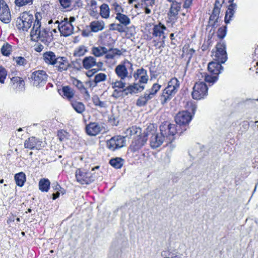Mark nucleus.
<instances>
[{
    "label": "nucleus",
    "instance_id": "nucleus-48",
    "mask_svg": "<svg viewBox=\"0 0 258 258\" xmlns=\"http://www.w3.org/2000/svg\"><path fill=\"white\" fill-rule=\"evenodd\" d=\"M11 51V46L8 44L4 45L1 48L2 53L5 55L8 56Z\"/></svg>",
    "mask_w": 258,
    "mask_h": 258
},
{
    "label": "nucleus",
    "instance_id": "nucleus-14",
    "mask_svg": "<svg viewBox=\"0 0 258 258\" xmlns=\"http://www.w3.org/2000/svg\"><path fill=\"white\" fill-rule=\"evenodd\" d=\"M125 140L124 137L120 136H115L107 141V147L111 151L120 148L125 146Z\"/></svg>",
    "mask_w": 258,
    "mask_h": 258
},
{
    "label": "nucleus",
    "instance_id": "nucleus-1",
    "mask_svg": "<svg viewBox=\"0 0 258 258\" xmlns=\"http://www.w3.org/2000/svg\"><path fill=\"white\" fill-rule=\"evenodd\" d=\"M40 17V13L35 14V20L31 31L30 36L32 40L40 41L48 45L51 40V36L49 35V31L47 29L41 27V24L39 19Z\"/></svg>",
    "mask_w": 258,
    "mask_h": 258
},
{
    "label": "nucleus",
    "instance_id": "nucleus-16",
    "mask_svg": "<svg viewBox=\"0 0 258 258\" xmlns=\"http://www.w3.org/2000/svg\"><path fill=\"white\" fill-rule=\"evenodd\" d=\"M192 115L187 111L178 112L175 117L176 123L179 125H185L191 121Z\"/></svg>",
    "mask_w": 258,
    "mask_h": 258
},
{
    "label": "nucleus",
    "instance_id": "nucleus-10",
    "mask_svg": "<svg viewBox=\"0 0 258 258\" xmlns=\"http://www.w3.org/2000/svg\"><path fill=\"white\" fill-rule=\"evenodd\" d=\"M172 3L170 9L171 16H176L181 8V5L183 3V7L185 9L189 8L192 4V0H167Z\"/></svg>",
    "mask_w": 258,
    "mask_h": 258
},
{
    "label": "nucleus",
    "instance_id": "nucleus-63",
    "mask_svg": "<svg viewBox=\"0 0 258 258\" xmlns=\"http://www.w3.org/2000/svg\"><path fill=\"white\" fill-rule=\"evenodd\" d=\"M81 92L84 94V98L86 100H89L90 99V95L89 92L86 88L83 90V92Z\"/></svg>",
    "mask_w": 258,
    "mask_h": 258
},
{
    "label": "nucleus",
    "instance_id": "nucleus-4",
    "mask_svg": "<svg viewBox=\"0 0 258 258\" xmlns=\"http://www.w3.org/2000/svg\"><path fill=\"white\" fill-rule=\"evenodd\" d=\"M98 166L92 168L91 171L84 169H78L76 171V178L81 184H89L97 179L95 169H98Z\"/></svg>",
    "mask_w": 258,
    "mask_h": 258
},
{
    "label": "nucleus",
    "instance_id": "nucleus-5",
    "mask_svg": "<svg viewBox=\"0 0 258 258\" xmlns=\"http://www.w3.org/2000/svg\"><path fill=\"white\" fill-rule=\"evenodd\" d=\"M177 126L174 124L165 122L160 126V133L165 139L166 145L170 144L175 139V135L177 133Z\"/></svg>",
    "mask_w": 258,
    "mask_h": 258
},
{
    "label": "nucleus",
    "instance_id": "nucleus-17",
    "mask_svg": "<svg viewBox=\"0 0 258 258\" xmlns=\"http://www.w3.org/2000/svg\"><path fill=\"white\" fill-rule=\"evenodd\" d=\"M43 146V142L34 137L28 138L24 143L25 148L30 150H40Z\"/></svg>",
    "mask_w": 258,
    "mask_h": 258
},
{
    "label": "nucleus",
    "instance_id": "nucleus-37",
    "mask_svg": "<svg viewBox=\"0 0 258 258\" xmlns=\"http://www.w3.org/2000/svg\"><path fill=\"white\" fill-rule=\"evenodd\" d=\"M87 51V47L84 45H80L75 49L73 55L75 57H81L84 55Z\"/></svg>",
    "mask_w": 258,
    "mask_h": 258
},
{
    "label": "nucleus",
    "instance_id": "nucleus-61",
    "mask_svg": "<svg viewBox=\"0 0 258 258\" xmlns=\"http://www.w3.org/2000/svg\"><path fill=\"white\" fill-rule=\"evenodd\" d=\"M123 92V91L114 90L112 94V96L115 98H117L121 96Z\"/></svg>",
    "mask_w": 258,
    "mask_h": 258
},
{
    "label": "nucleus",
    "instance_id": "nucleus-13",
    "mask_svg": "<svg viewBox=\"0 0 258 258\" xmlns=\"http://www.w3.org/2000/svg\"><path fill=\"white\" fill-rule=\"evenodd\" d=\"M148 140L147 135L146 132L142 133L141 135L133 137V140L130 146L131 150L135 152L142 148Z\"/></svg>",
    "mask_w": 258,
    "mask_h": 258
},
{
    "label": "nucleus",
    "instance_id": "nucleus-25",
    "mask_svg": "<svg viewBox=\"0 0 258 258\" xmlns=\"http://www.w3.org/2000/svg\"><path fill=\"white\" fill-rule=\"evenodd\" d=\"M220 13V10L217 8H214L212 14L211 15L209 24L212 27H214L219 19V16Z\"/></svg>",
    "mask_w": 258,
    "mask_h": 258
},
{
    "label": "nucleus",
    "instance_id": "nucleus-58",
    "mask_svg": "<svg viewBox=\"0 0 258 258\" xmlns=\"http://www.w3.org/2000/svg\"><path fill=\"white\" fill-rule=\"evenodd\" d=\"M138 80L140 83H147L148 81L147 73L140 77Z\"/></svg>",
    "mask_w": 258,
    "mask_h": 258
},
{
    "label": "nucleus",
    "instance_id": "nucleus-51",
    "mask_svg": "<svg viewBox=\"0 0 258 258\" xmlns=\"http://www.w3.org/2000/svg\"><path fill=\"white\" fill-rule=\"evenodd\" d=\"M147 73V71L143 68L138 69L136 72L134 74V77L135 80H137L139 79L140 77L143 76L144 75H146Z\"/></svg>",
    "mask_w": 258,
    "mask_h": 258
},
{
    "label": "nucleus",
    "instance_id": "nucleus-35",
    "mask_svg": "<svg viewBox=\"0 0 258 258\" xmlns=\"http://www.w3.org/2000/svg\"><path fill=\"white\" fill-rule=\"evenodd\" d=\"M125 133L126 136H129L130 137L133 136L135 137L141 135L142 134V130L140 127L132 126L127 128L126 130Z\"/></svg>",
    "mask_w": 258,
    "mask_h": 258
},
{
    "label": "nucleus",
    "instance_id": "nucleus-22",
    "mask_svg": "<svg viewBox=\"0 0 258 258\" xmlns=\"http://www.w3.org/2000/svg\"><path fill=\"white\" fill-rule=\"evenodd\" d=\"M0 20L6 24L9 23L11 21V15L10 10L7 5L2 7L0 9Z\"/></svg>",
    "mask_w": 258,
    "mask_h": 258
},
{
    "label": "nucleus",
    "instance_id": "nucleus-19",
    "mask_svg": "<svg viewBox=\"0 0 258 258\" xmlns=\"http://www.w3.org/2000/svg\"><path fill=\"white\" fill-rule=\"evenodd\" d=\"M86 131L88 135L95 136L101 132L102 127L97 122H90L86 125Z\"/></svg>",
    "mask_w": 258,
    "mask_h": 258
},
{
    "label": "nucleus",
    "instance_id": "nucleus-11",
    "mask_svg": "<svg viewBox=\"0 0 258 258\" xmlns=\"http://www.w3.org/2000/svg\"><path fill=\"white\" fill-rule=\"evenodd\" d=\"M48 75L43 70H38L33 72L31 75L32 83L36 87H41L45 84Z\"/></svg>",
    "mask_w": 258,
    "mask_h": 258
},
{
    "label": "nucleus",
    "instance_id": "nucleus-34",
    "mask_svg": "<svg viewBox=\"0 0 258 258\" xmlns=\"http://www.w3.org/2000/svg\"><path fill=\"white\" fill-rule=\"evenodd\" d=\"M108 49L104 46L93 47L92 53L96 57H99L107 53Z\"/></svg>",
    "mask_w": 258,
    "mask_h": 258
},
{
    "label": "nucleus",
    "instance_id": "nucleus-38",
    "mask_svg": "<svg viewBox=\"0 0 258 258\" xmlns=\"http://www.w3.org/2000/svg\"><path fill=\"white\" fill-rule=\"evenodd\" d=\"M150 97L145 92L144 95L141 96L137 100L136 105L138 106H143L146 105L148 101L151 100Z\"/></svg>",
    "mask_w": 258,
    "mask_h": 258
},
{
    "label": "nucleus",
    "instance_id": "nucleus-6",
    "mask_svg": "<svg viewBox=\"0 0 258 258\" xmlns=\"http://www.w3.org/2000/svg\"><path fill=\"white\" fill-rule=\"evenodd\" d=\"M147 137L150 136V143L151 147L156 149L160 147L163 143H165V139L160 133H157L156 130L153 125L149 126L146 132Z\"/></svg>",
    "mask_w": 258,
    "mask_h": 258
},
{
    "label": "nucleus",
    "instance_id": "nucleus-64",
    "mask_svg": "<svg viewBox=\"0 0 258 258\" xmlns=\"http://www.w3.org/2000/svg\"><path fill=\"white\" fill-rule=\"evenodd\" d=\"M144 9H145V13L146 14H149L151 13V8L152 7H148V6H142Z\"/></svg>",
    "mask_w": 258,
    "mask_h": 258
},
{
    "label": "nucleus",
    "instance_id": "nucleus-45",
    "mask_svg": "<svg viewBox=\"0 0 258 258\" xmlns=\"http://www.w3.org/2000/svg\"><path fill=\"white\" fill-rule=\"evenodd\" d=\"M106 79V75L104 73H100L95 75L94 82L96 85L97 83L104 81Z\"/></svg>",
    "mask_w": 258,
    "mask_h": 258
},
{
    "label": "nucleus",
    "instance_id": "nucleus-39",
    "mask_svg": "<svg viewBox=\"0 0 258 258\" xmlns=\"http://www.w3.org/2000/svg\"><path fill=\"white\" fill-rule=\"evenodd\" d=\"M161 85L157 83H155L152 88L146 91V93L150 97L151 99L153 98L157 92L160 90Z\"/></svg>",
    "mask_w": 258,
    "mask_h": 258
},
{
    "label": "nucleus",
    "instance_id": "nucleus-59",
    "mask_svg": "<svg viewBox=\"0 0 258 258\" xmlns=\"http://www.w3.org/2000/svg\"><path fill=\"white\" fill-rule=\"evenodd\" d=\"M164 258H183V256L181 253H176L170 254L168 257H165Z\"/></svg>",
    "mask_w": 258,
    "mask_h": 258
},
{
    "label": "nucleus",
    "instance_id": "nucleus-24",
    "mask_svg": "<svg viewBox=\"0 0 258 258\" xmlns=\"http://www.w3.org/2000/svg\"><path fill=\"white\" fill-rule=\"evenodd\" d=\"M166 30V26L161 23H159L158 24L154 26L152 34L154 37L161 38L164 36H165L164 31Z\"/></svg>",
    "mask_w": 258,
    "mask_h": 258
},
{
    "label": "nucleus",
    "instance_id": "nucleus-56",
    "mask_svg": "<svg viewBox=\"0 0 258 258\" xmlns=\"http://www.w3.org/2000/svg\"><path fill=\"white\" fill-rule=\"evenodd\" d=\"M142 6L153 7L155 4V0H143Z\"/></svg>",
    "mask_w": 258,
    "mask_h": 258
},
{
    "label": "nucleus",
    "instance_id": "nucleus-36",
    "mask_svg": "<svg viewBox=\"0 0 258 258\" xmlns=\"http://www.w3.org/2000/svg\"><path fill=\"white\" fill-rule=\"evenodd\" d=\"M145 88L144 86L140 85L138 84H134L127 87L125 89V91H127V93H137L138 91H141Z\"/></svg>",
    "mask_w": 258,
    "mask_h": 258
},
{
    "label": "nucleus",
    "instance_id": "nucleus-52",
    "mask_svg": "<svg viewBox=\"0 0 258 258\" xmlns=\"http://www.w3.org/2000/svg\"><path fill=\"white\" fill-rule=\"evenodd\" d=\"M69 134L64 130L58 131L57 136L60 141H63L65 139L68 138Z\"/></svg>",
    "mask_w": 258,
    "mask_h": 258
},
{
    "label": "nucleus",
    "instance_id": "nucleus-18",
    "mask_svg": "<svg viewBox=\"0 0 258 258\" xmlns=\"http://www.w3.org/2000/svg\"><path fill=\"white\" fill-rule=\"evenodd\" d=\"M70 64L65 57L58 56L54 66L59 72L67 71Z\"/></svg>",
    "mask_w": 258,
    "mask_h": 258
},
{
    "label": "nucleus",
    "instance_id": "nucleus-53",
    "mask_svg": "<svg viewBox=\"0 0 258 258\" xmlns=\"http://www.w3.org/2000/svg\"><path fill=\"white\" fill-rule=\"evenodd\" d=\"M112 8L116 13V15L121 14V13L123 12L122 7L117 3H114L112 4Z\"/></svg>",
    "mask_w": 258,
    "mask_h": 258
},
{
    "label": "nucleus",
    "instance_id": "nucleus-23",
    "mask_svg": "<svg viewBox=\"0 0 258 258\" xmlns=\"http://www.w3.org/2000/svg\"><path fill=\"white\" fill-rule=\"evenodd\" d=\"M58 56H56L55 54L51 51H46L43 54V60L45 63L48 65L54 66L55 61H56Z\"/></svg>",
    "mask_w": 258,
    "mask_h": 258
},
{
    "label": "nucleus",
    "instance_id": "nucleus-29",
    "mask_svg": "<svg viewBox=\"0 0 258 258\" xmlns=\"http://www.w3.org/2000/svg\"><path fill=\"white\" fill-rule=\"evenodd\" d=\"M62 96L69 100L72 99L75 94V91L71 87L66 86L62 88Z\"/></svg>",
    "mask_w": 258,
    "mask_h": 258
},
{
    "label": "nucleus",
    "instance_id": "nucleus-3",
    "mask_svg": "<svg viewBox=\"0 0 258 258\" xmlns=\"http://www.w3.org/2000/svg\"><path fill=\"white\" fill-rule=\"evenodd\" d=\"M209 74H201L204 81L213 85L218 79V75L223 70V67L219 63L212 61L208 66Z\"/></svg>",
    "mask_w": 258,
    "mask_h": 258
},
{
    "label": "nucleus",
    "instance_id": "nucleus-32",
    "mask_svg": "<svg viewBox=\"0 0 258 258\" xmlns=\"http://www.w3.org/2000/svg\"><path fill=\"white\" fill-rule=\"evenodd\" d=\"M115 19L119 21V23L121 24L124 26H127L131 23L130 18L123 14L116 15Z\"/></svg>",
    "mask_w": 258,
    "mask_h": 258
},
{
    "label": "nucleus",
    "instance_id": "nucleus-49",
    "mask_svg": "<svg viewBox=\"0 0 258 258\" xmlns=\"http://www.w3.org/2000/svg\"><path fill=\"white\" fill-rule=\"evenodd\" d=\"M7 76V71L4 68L0 67V83L1 84L5 83Z\"/></svg>",
    "mask_w": 258,
    "mask_h": 258
},
{
    "label": "nucleus",
    "instance_id": "nucleus-20",
    "mask_svg": "<svg viewBox=\"0 0 258 258\" xmlns=\"http://www.w3.org/2000/svg\"><path fill=\"white\" fill-rule=\"evenodd\" d=\"M228 2L230 4L228 6L225 16V22L226 24L229 23L232 20L237 8V6L236 3H234L233 2H230V0H229Z\"/></svg>",
    "mask_w": 258,
    "mask_h": 258
},
{
    "label": "nucleus",
    "instance_id": "nucleus-2",
    "mask_svg": "<svg viewBox=\"0 0 258 258\" xmlns=\"http://www.w3.org/2000/svg\"><path fill=\"white\" fill-rule=\"evenodd\" d=\"M180 86L179 81L175 78H172L168 83L167 86L163 91L160 101L162 104L166 103L177 93Z\"/></svg>",
    "mask_w": 258,
    "mask_h": 258
},
{
    "label": "nucleus",
    "instance_id": "nucleus-26",
    "mask_svg": "<svg viewBox=\"0 0 258 258\" xmlns=\"http://www.w3.org/2000/svg\"><path fill=\"white\" fill-rule=\"evenodd\" d=\"M105 23L103 21H94L90 24L92 32H97L104 28Z\"/></svg>",
    "mask_w": 258,
    "mask_h": 258
},
{
    "label": "nucleus",
    "instance_id": "nucleus-46",
    "mask_svg": "<svg viewBox=\"0 0 258 258\" xmlns=\"http://www.w3.org/2000/svg\"><path fill=\"white\" fill-rule=\"evenodd\" d=\"M93 102L95 105L100 107H106L107 106L106 102L101 101L98 96H95L93 98Z\"/></svg>",
    "mask_w": 258,
    "mask_h": 258
},
{
    "label": "nucleus",
    "instance_id": "nucleus-30",
    "mask_svg": "<svg viewBox=\"0 0 258 258\" xmlns=\"http://www.w3.org/2000/svg\"><path fill=\"white\" fill-rule=\"evenodd\" d=\"M100 15L102 18L108 19L110 16V9L106 4H103L100 6Z\"/></svg>",
    "mask_w": 258,
    "mask_h": 258
},
{
    "label": "nucleus",
    "instance_id": "nucleus-7",
    "mask_svg": "<svg viewBox=\"0 0 258 258\" xmlns=\"http://www.w3.org/2000/svg\"><path fill=\"white\" fill-rule=\"evenodd\" d=\"M34 21L33 15L30 12H24L17 19L16 25L19 30L27 31Z\"/></svg>",
    "mask_w": 258,
    "mask_h": 258
},
{
    "label": "nucleus",
    "instance_id": "nucleus-33",
    "mask_svg": "<svg viewBox=\"0 0 258 258\" xmlns=\"http://www.w3.org/2000/svg\"><path fill=\"white\" fill-rule=\"evenodd\" d=\"M125 51V49L119 50L117 48H109L108 50L106 57L108 59H112L115 55H120Z\"/></svg>",
    "mask_w": 258,
    "mask_h": 258
},
{
    "label": "nucleus",
    "instance_id": "nucleus-62",
    "mask_svg": "<svg viewBox=\"0 0 258 258\" xmlns=\"http://www.w3.org/2000/svg\"><path fill=\"white\" fill-rule=\"evenodd\" d=\"M43 48H44L43 45H42V44H38L37 45H35L34 49L36 51H37L38 52H40L41 51H42Z\"/></svg>",
    "mask_w": 258,
    "mask_h": 258
},
{
    "label": "nucleus",
    "instance_id": "nucleus-50",
    "mask_svg": "<svg viewBox=\"0 0 258 258\" xmlns=\"http://www.w3.org/2000/svg\"><path fill=\"white\" fill-rule=\"evenodd\" d=\"M14 59L15 60L16 64L20 66H24L27 63V60L22 56H18L15 57Z\"/></svg>",
    "mask_w": 258,
    "mask_h": 258
},
{
    "label": "nucleus",
    "instance_id": "nucleus-41",
    "mask_svg": "<svg viewBox=\"0 0 258 258\" xmlns=\"http://www.w3.org/2000/svg\"><path fill=\"white\" fill-rule=\"evenodd\" d=\"M110 164L113 167L116 169L120 168L123 164V160L121 158L116 157L114 159H112L109 161Z\"/></svg>",
    "mask_w": 258,
    "mask_h": 258
},
{
    "label": "nucleus",
    "instance_id": "nucleus-55",
    "mask_svg": "<svg viewBox=\"0 0 258 258\" xmlns=\"http://www.w3.org/2000/svg\"><path fill=\"white\" fill-rule=\"evenodd\" d=\"M61 6L64 8H67L71 6L72 1L71 0H59Z\"/></svg>",
    "mask_w": 258,
    "mask_h": 258
},
{
    "label": "nucleus",
    "instance_id": "nucleus-43",
    "mask_svg": "<svg viewBox=\"0 0 258 258\" xmlns=\"http://www.w3.org/2000/svg\"><path fill=\"white\" fill-rule=\"evenodd\" d=\"M123 80H121L119 81H116L111 83V85L112 88L114 89H119L120 90L125 89V87L126 86L125 83L123 81Z\"/></svg>",
    "mask_w": 258,
    "mask_h": 258
},
{
    "label": "nucleus",
    "instance_id": "nucleus-9",
    "mask_svg": "<svg viewBox=\"0 0 258 258\" xmlns=\"http://www.w3.org/2000/svg\"><path fill=\"white\" fill-rule=\"evenodd\" d=\"M208 88L203 81L197 82L194 87L192 92V97L195 100L204 99L208 95Z\"/></svg>",
    "mask_w": 258,
    "mask_h": 258
},
{
    "label": "nucleus",
    "instance_id": "nucleus-57",
    "mask_svg": "<svg viewBox=\"0 0 258 258\" xmlns=\"http://www.w3.org/2000/svg\"><path fill=\"white\" fill-rule=\"evenodd\" d=\"M114 29L115 31H117L120 33L124 32L125 31V29L124 26L120 23L116 24V28H115Z\"/></svg>",
    "mask_w": 258,
    "mask_h": 258
},
{
    "label": "nucleus",
    "instance_id": "nucleus-27",
    "mask_svg": "<svg viewBox=\"0 0 258 258\" xmlns=\"http://www.w3.org/2000/svg\"><path fill=\"white\" fill-rule=\"evenodd\" d=\"M97 64L96 59L93 56L85 57L83 60V65L85 69H89Z\"/></svg>",
    "mask_w": 258,
    "mask_h": 258
},
{
    "label": "nucleus",
    "instance_id": "nucleus-42",
    "mask_svg": "<svg viewBox=\"0 0 258 258\" xmlns=\"http://www.w3.org/2000/svg\"><path fill=\"white\" fill-rule=\"evenodd\" d=\"M166 38V36H164L161 38H159V40H154L152 42L154 44V46H155L156 48L160 49L161 51L162 48L165 46V40Z\"/></svg>",
    "mask_w": 258,
    "mask_h": 258
},
{
    "label": "nucleus",
    "instance_id": "nucleus-60",
    "mask_svg": "<svg viewBox=\"0 0 258 258\" xmlns=\"http://www.w3.org/2000/svg\"><path fill=\"white\" fill-rule=\"evenodd\" d=\"M224 0H216L214 8L221 10Z\"/></svg>",
    "mask_w": 258,
    "mask_h": 258
},
{
    "label": "nucleus",
    "instance_id": "nucleus-12",
    "mask_svg": "<svg viewBox=\"0 0 258 258\" xmlns=\"http://www.w3.org/2000/svg\"><path fill=\"white\" fill-rule=\"evenodd\" d=\"M215 59L217 61L216 63H224L227 59V53L226 51V44L224 42H220L216 45V51L214 54Z\"/></svg>",
    "mask_w": 258,
    "mask_h": 258
},
{
    "label": "nucleus",
    "instance_id": "nucleus-44",
    "mask_svg": "<svg viewBox=\"0 0 258 258\" xmlns=\"http://www.w3.org/2000/svg\"><path fill=\"white\" fill-rule=\"evenodd\" d=\"M33 0H15V5L19 7H21L26 5H31L33 4Z\"/></svg>",
    "mask_w": 258,
    "mask_h": 258
},
{
    "label": "nucleus",
    "instance_id": "nucleus-28",
    "mask_svg": "<svg viewBox=\"0 0 258 258\" xmlns=\"http://www.w3.org/2000/svg\"><path fill=\"white\" fill-rule=\"evenodd\" d=\"M14 178L16 184L20 187L23 186L26 181V175L23 172L16 174Z\"/></svg>",
    "mask_w": 258,
    "mask_h": 258
},
{
    "label": "nucleus",
    "instance_id": "nucleus-8",
    "mask_svg": "<svg viewBox=\"0 0 258 258\" xmlns=\"http://www.w3.org/2000/svg\"><path fill=\"white\" fill-rule=\"evenodd\" d=\"M127 69L132 70L133 64L128 60H125L115 67L114 72L120 79L124 80L127 78L132 77Z\"/></svg>",
    "mask_w": 258,
    "mask_h": 258
},
{
    "label": "nucleus",
    "instance_id": "nucleus-54",
    "mask_svg": "<svg viewBox=\"0 0 258 258\" xmlns=\"http://www.w3.org/2000/svg\"><path fill=\"white\" fill-rule=\"evenodd\" d=\"M73 84L80 90L81 92H83V90L85 89L83 83L78 80H75L73 81Z\"/></svg>",
    "mask_w": 258,
    "mask_h": 258
},
{
    "label": "nucleus",
    "instance_id": "nucleus-15",
    "mask_svg": "<svg viewBox=\"0 0 258 258\" xmlns=\"http://www.w3.org/2000/svg\"><path fill=\"white\" fill-rule=\"evenodd\" d=\"M55 23L58 24L57 27L61 35L67 37L73 34L74 26L68 22L67 19H63L60 22L56 21Z\"/></svg>",
    "mask_w": 258,
    "mask_h": 258
},
{
    "label": "nucleus",
    "instance_id": "nucleus-47",
    "mask_svg": "<svg viewBox=\"0 0 258 258\" xmlns=\"http://www.w3.org/2000/svg\"><path fill=\"white\" fill-rule=\"evenodd\" d=\"M227 33V27H220L218 29L217 34L218 38L223 39L225 37Z\"/></svg>",
    "mask_w": 258,
    "mask_h": 258
},
{
    "label": "nucleus",
    "instance_id": "nucleus-31",
    "mask_svg": "<svg viewBox=\"0 0 258 258\" xmlns=\"http://www.w3.org/2000/svg\"><path fill=\"white\" fill-rule=\"evenodd\" d=\"M50 182L47 178L41 179L39 181V188L42 192H47L49 189Z\"/></svg>",
    "mask_w": 258,
    "mask_h": 258
},
{
    "label": "nucleus",
    "instance_id": "nucleus-40",
    "mask_svg": "<svg viewBox=\"0 0 258 258\" xmlns=\"http://www.w3.org/2000/svg\"><path fill=\"white\" fill-rule=\"evenodd\" d=\"M73 108L78 113H82L85 110L84 104L80 102L74 101L71 103Z\"/></svg>",
    "mask_w": 258,
    "mask_h": 258
},
{
    "label": "nucleus",
    "instance_id": "nucleus-21",
    "mask_svg": "<svg viewBox=\"0 0 258 258\" xmlns=\"http://www.w3.org/2000/svg\"><path fill=\"white\" fill-rule=\"evenodd\" d=\"M12 87L16 92L24 90L25 82L24 80L19 77H13L11 79Z\"/></svg>",
    "mask_w": 258,
    "mask_h": 258
}]
</instances>
